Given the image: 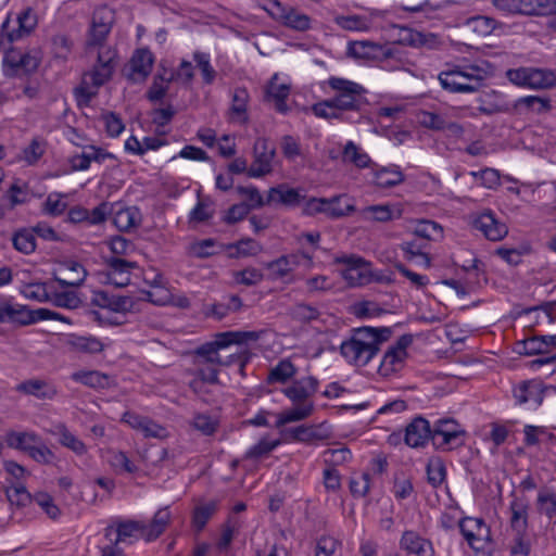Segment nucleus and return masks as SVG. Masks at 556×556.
<instances>
[{
    "mask_svg": "<svg viewBox=\"0 0 556 556\" xmlns=\"http://www.w3.org/2000/svg\"><path fill=\"white\" fill-rule=\"evenodd\" d=\"M328 85L336 91L331 100L343 117L345 112L359 111L366 103L365 88L354 81L340 77H330Z\"/></svg>",
    "mask_w": 556,
    "mask_h": 556,
    "instance_id": "nucleus-2",
    "label": "nucleus"
},
{
    "mask_svg": "<svg viewBox=\"0 0 556 556\" xmlns=\"http://www.w3.org/2000/svg\"><path fill=\"white\" fill-rule=\"evenodd\" d=\"M116 51L113 49H105L98 52L97 64L92 71L86 73L83 78V84L75 88V96L79 106H87L97 92L87 87L88 79H90L93 87L99 88L104 85L112 77L113 71L116 65Z\"/></svg>",
    "mask_w": 556,
    "mask_h": 556,
    "instance_id": "nucleus-1",
    "label": "nucleus"
},
{
    "mask_svg": "<svg viewBox=\"0 0 556 556\" xmlns=\"http://www.w3.org/2000/svg\"><path fill=\"white\" fill-rule=\"evenodd\" d=\"M275 7L280 11L279 18L289 28L298 31H305L311 28V17L293 8H281L279 2Z\"/></svg>",
    "mask_w": 556,
    "mask_h": 556,
    "instance_id": "nucleus-24",
    "label": "nucleus"
},
{
    "mask_svg": "<svg viewBox=\"0 0 556 556\" xmlns=\"http://www.w3.org/2000/svg\"><path fill=\"white\" fill-rule=\"evenodd\" d=\"M153 54L148 49H138L130 59L126 76L132 83H142L150 75L153 66Z\"/></svg>",
    "mask_w": 556,
    "mask_h": 556,
    "instance_id": "nucleus-14",
    "label": "nucleus"
},
{
    "mask_svg": "<svg viewBox=\"0 0 556 556\" xmlns=\"http://www.w3.org/2000/svg\"><path fill=\"white\" fill-rule=\"evenodd\" d=\"M220 332L215 334V339L211 342H206L195 350V355L203 357L205 362L211 364L220 363V357L218 355V351L227 348L224 339L220 338Z\"/></svg>",
    "mask_w": 556,
    "mask_h": 556,
    "instance_id": "nucleus-32",
    "label": "nucleus"
},
{
    "mask_svg": "<svg viewBox=\"0 0 556 556\" xmlns=\"http://www.w3.org/2000/svg\"><path fill=\"white\" fill-rule=\"evenodd\" d=\"M431 432V440L439 447H445L465 434V431L454 419L438 420Z\"/></svg>",
    "mask_w": 556,
    "mask_h": 556,
    "instance_id": "nucleus-15",
    "label": "nucleus"
},
{
    "mask_svg": "<svg viewBox=\"0 0 556 556\" xmlns=\"http://www.w3.org/2000/svg\"><path fill=\"white\" fill-rule=\"evenodd\" d=\"M463 27L465 33L470 34L473 40H480L494 31L497 22L489 16L477 15L467 18Z\"/></svg>",
    "mask_w": 556,
    "mask_h": 556,
    "instance_id": "nucleus-20",
    "label": "nucleus"
},
{
    "mask_svg": "<svg viewBox=\"0 0 556 556\" xmlns=\"http://www.w3.org/2000/svg\"><path fill=\"white\" fill-rule=\"evenodd\" d=\"M427 480L433 488L440 486L446 477V469L441 458H431L427 464Z\"/></svg>",
    "mask_w": 556,
    "mask_h": 556,
    "instance_id": "nucleus-47",
    "label": "nucleus"
},
{
    "mask_svg": "<svg viewBox=\"0 0 556 556\" xmlns=\"http://www.w3.org/2000/svg\"><path fill=\"white\" fill-rule=\"evenodd\" d=\"M249 93L245 88H236L232 93L230 114L237 116L241 123L248 122L247 106Z\"/></svg>",
    "mask_w": 556,
    "mask_h": 556,
    "instance_id": "nucleus-42",
    "label": "nucleus"
},
{
    "mask_svg": "<svg viewBox=\"0 0 556 556\" xmlns=\"http://www.w3.org/2000/svg\"><path fill=\"white\" fill-rule=\"evenodd\" d=\"M400 546L408 554L416 556H433L434 554L432 543L412 530H407L403 533L400 540Z\"/></svg>",
    "mask_w": 556,
    "mask_h": 556,
    "instance_id": "nucleus-19",
    "label": "nucleus"
},
{
    "mask_svg": "<svg viewBox=\"0 0 556 556\" xmlns=\"http://www.w3.org/2000/svg\"><path fill=\"white\" fill-rule=\"evenodd\" d=\"M71 378L92 389H109L113 386L111 377L98 370H79L73 372Z\"/></svg>",
    "mask_w": 556,
    "mask_h": 556,
    "instance_id": "nucleus-27",
    "label": "nucleus"
},
{
    "mask_svg": "<svg viewBox=\"0 0 556 556\" xmlns=\"http://www.w3.org/2000/svg\"><path fill=\"white\" fill-rule=\"evenodd\" d=\"M283 393L294 403H303L311 395L306 386L302 384L299 380L291 387L283 390Z\"/></svg>",
    "mask_w": 556,
    "mask_h": 556,
    "instance_id": "nucleus-64",
    "label": "nucleus"
},
{
    "mask_svg": "<svg viewBox=\"0 0 556 556\" xmlns=\"http://www.w3.org/2000/svg\"><path fill=\"white\" fill-rule=\"evenodd\" d=\"M340 542L332 536L323 535L316 543L315 556H332Z\"/></svg>",
    "mask_w": 556,
    "mask_h": 556,
    "instance_id": "nucleus-61",
    "label": "nucleus"
},
{
    "mask_svg": "<svg viewBox=\"0 0 556 556\" xmlns=\"http://www.w3.org/2000/svg\"><path fill=\"white\" fill-rule=\"evenodd\" d=\"M264 330L260 331H225L220 332L222 339H224L226 346L231 344H248L249 342H256L261 339Z\"/></svg>",
    "mask_w": 556,
    "mask_h": 556,
    "instance_id": "nucleus-44",
    "label": "nucleus"
},
{
    "mask_svg": "<svg viewBox=\"0 0 556 556\" xmlns=\"http://www.w3.org/2000/svg\"><path fill=\"white\" fill-rule=\"evenodd\" d=\"M278 74H275L266 87V100L274 102L277 112L286 114L289 106L286 103L290 94V86L286 84H277Z\"/></svg>",
    "mask_w": 556,
    "mask_h": 556,
    "instance_id": "nucleus-22",
    "label": "nucleus"
},
{
    "mask_svg": "<svg viewBox=\"0 0 556 556\" xmlns=\"http://www.w3.org/2000/svg\"><path fill=\"white\" fill-rule=\"evenodd\" d=\"M391 336V329L388 327L372 328L362 327L356 330V336L352 339H363L366 344L378 346L379 344L387 341Z\"/></svg>",
    "mask_w": 556,
    "mask_h": 556,
    "instance_id": "nucleus-36",
    "label": "nucleus"
},
{
    "mask_svg": "<svg viewBox=\"0 0 556 556\" xmlns=\"http://www.w3.org/2000/svg\"><path fill=\"white\" fill-rule=\"evenodd\" d=\"M290 315L292 319L300 321V323H309L312 320H315L319 317L320 313L319 311L308 304L305 303H299L295 304L290 309Z\"/></svg>",
    "mask_w": 556,
    "mask_h": 556,
    "instance_id": "nucleus-54",
    "label": "nucleus"
},
{
    "mask_svg": "<svg viewBox=\"0 0 556 556\" xmlns=\"http://www.w3.org/2000/svg\"><path fill=\"white\" fill-rule=\"evenodd\" d=\"M194 61L200 68L205 84H212L215 79L216 72L210 64L208 55L201 52L194 53Z\"/></svg>",
    "mask_w": 556,
    "mask_h": 556,
    "instance_id": "nucleus-60",
    "label": "nucleus"
},
{
    "mask_svg": "<svg viewBox=\"0 0 556 556\" xmlns=\"http://www.w3.org/2000/svg\"><path fill=\"white\" fill-rule=\"evenodd\" d=\"M355 211V206L344 195L327 199L326 215L331 218H340Z\"/></svg>",
    "mask_w": 556,
    "mask_h": 556,
    "instance_id": "nucleus-39",
    "label": "nucleus"
},
{
    "mask_svg": "<svg viewBox=\"0 0 556 556\" xmlns=\"http://www.w3.org/2000/svg\"><path fill=\"white\" fill-rule=\"evenodd\" d=\"M412 334H403L400 337L396 343L384 353V356L379 366V374L382 376H389L399 371L402 368L403 362L407 355L406 349L412 344Z\"/></svg>",
    "mask_w": 556,
    "mask_h": 556,
    "instance_id": "nucleus-10",
    "label": "nucleus"
},
{
    "mask_svg": "<svg viewBox=\"0 0 556 556\" xmlns=\"http://www.w3.org/2000/svg\"><path fill=\"white\" fill-rule=\"evenodd\" d=\"M4 491L5 496L8 501L11 503V505L24 507L31 502V496L23 484H11L9 486H5Z\"/></svg>",
    "mask_w": 556,
    "mask_h": 556,
    "instance_id": "nucleus-52",
    "label": "nucleus"
},
{
    "mask_svg": "<svg viewBox=\"0 0 556 556\" xmlns=\"http://www.w3.org/2000/svg\"><path fill=\"white\" fill-rule=\"evenodd\" d=\"M135 532H140L143 538V521L126 520L117 522L116 538L112 544L116 546L118 543L125 541L126 538L131 536Z\"/></svg>",
    "mask_w": 556,
    "mask_h": 556,
    "instance_id": "nucleus-48",
    "label": "nucleus"
},
{
    "mask_svg": "<svg viewBox=\"0 0 556 556\" xmlns=\"http://www.w3.org/2000/svg\"><path fill=\"white\" fill-rule=\"evenodd\" d=\"M460 533L476 552L484 551L492 543L491 529L481 518L465 517L458 522Z\"/></svg>",
    "mask_w": 556,
    "mask_h": 556,
    "instance_id": "nucleus-7",
    "label": "nucleus"
},
{
    "mask_svg": "<svg viewBox=\"0 0 556 556\" xmlns=\"http://www.w3.org/2000/svg\"><path fill=\"white\" fill-rule=\"evenodd\" d=\"M172 520V514L168 507L160 508L153 516L150 523L143 522V539L147 542L155 541L160 538Z\"/></svg>",
    "mask_w": 556,
    "mask_h": 556,
    "instance_id": "nucleus-21",
    "label": "nucleus"
},
{
    "mask_svg": "<svg viewBox=\"0 0 556 556\" xmlns=\"http://www.w3.org/2000/svg\"><path fill=\"white\" fill-rule=\"evenodd\" d=\"M58 429L60 433V443L63 446L72 450L77 455H84L87 452L85 443L70 432L64 425L58 426Z\"/></svg>",
    "mask_w": 556,
    "mask_h": 556,
    "instance_id": "nucleus-51",
    "label": "nucleus"
},
{
    "mask_svg": "<svg viewBox=\"0 0 556 556\" xmlns=\"http://www.w3.org/2000/svg\"><path fill=\"white\" fill-rule=\"evenodd\" d=\"M8 321L20 326H27L39 321V318H37V309H29L21 304H9Z\"/></svg>",
    "mask_w": 556,
    "mask_h": 556,
    "instance_id": "nucleus-35",
    "label": "nucleus"
},
{
    "mask_svg": "<svg viewBox=\"0 0 556 556\" xmlns=\"http://www.w3.org/2000/svg\"><path fill=\"white\" fill-rule=\"evenodd\" d=\"M16 390L21 393L34 395L40 400H52L56 395V389L40 379H29L17 384Z\"/></svg>",
    "mask_w": 556,
    "mask_h": 556,
    "instance_id": "nucleus-26",
    "label": "nucleus"
},
{
    "mask_svg": "<svg viewBox=\"0 0 556 556\" xmlns=\"http://www.w3.org/2000/svg\"><path fill=\"white\" fill-rule=\"evenodd\" d=\"M431 427L427 419L416 417L405 428L404 441L410 447H421L431 439Z\"/></svg>",
    "mask_w": 556,
    "mask_h": 556,
    "instance_id": "nucleus-17",
    "label": "nucleus"
},
{
    "mask_svg": "<svg viewBox=\"0 0 556 556\" xmlns=\"http://www.w3.org/2000/svg\"><path fill=\"white\" fill-rule=\"evenodd\" d=\"M516 351L525 355L547 354L546 344L542 336H533L518 342Z\"/></svg>",
    "mask_w": 556,
    "mask_h": 556,
    "instance_id": "nucleus-45",
    "label": "nucleus"
},
{
    "mask_svg": "<svg viewBox=\"0 0 556 556\" xmlns=\"http://www.w3.org/2000/svg\"><path fill=\"white\" fill-rule=\"evenodd\" d=\"M348 55L354 59L387 61L394 58V50L372 41H354L348 47Z\"/></svg>",
    "mask_w": 556,
    "mask_h": 556,
    "instance_id": "nucleus-12",
    "label": "nucleus"
},
{
    "mask_svg": "<svg viewBox=\"0 0 556 556\" xmlns=\"http://www.w3.org/2000/svg\"><path fill=\"white\" fill-rule=\"evenodd\" d=\"M39 438L33 432L12 431L7 435V443L10 447L29 453L35 444L39 443Z\"/></svg>",
    "mask_w": 556,
    "mask_h": 556,
    "instance_id": "nucleus-37",
    "label": "nucleus"
},
{
    "mask_svg": "<svg viewBox=\"0 0 556 556\" xmlns=\"http://www.w3.org/2000/svg\"><path fill=\"white\" fill-rule=\"evenodd\" d=\"M11 18L8 16L1 26V35L7 37L10 42L22 38L37 25V15L31 8H26L16 17L17 28L10 27Z\"/></svg>",
    "mask_w": 556,
    "mask_h": 556,
    "instance_id": "nucleus-13",
    "label": "nucleus"
},
{
    "mask_svg": "<svg viewBox=\"0 0 556 556\" xmlns=\"http://www.w3.org/2000/svg\"><path fill=\"white\" fill-rule=\"evenodd\" d=\"M515 109L518 110L520 113L523 112V110L532 111L538 114L547 112L551 109L549 100L546 98H541L536 96H528L519 98L515 103Z\"/></svg>",
    "mask_w": 556,
    "mask_h": 556,
    "instance_id": "nucleus-41",
    "label": "nucleus"
},
{
    "mask_svg": "<svg viewBox=\"0 0 556 556\" xmlns=\"http://www.w3.org/2000/svg\"><path fill=\"white\" fill-rule=\"evenodd\" d=\"M276 155V148L269 144L268 139H256L253 147L254 161L248 170L250 177L258 178L271 172V162Z\"/></svg>",
    "mask_w": 556,
    "mask_h": 556,
    "instance_id": "nucleus-9",
    "label": "nucleus"
},
{
    "mask_svg": "<svg viewBox=\"0 0 556 556\" xmlns=\"http://www.w3.org/2000/svg\"><path fill=\"white\" fill-rule=\"evenodd\" d=\"M419 122L424 127L433 130L460 129L457 124L446 123L442 116L432 112H421Z\"/></svg>",
    "mask_w": 556,
    "mask_h": 556,
    "instance_id": "nucleus-49",
    "label": "nucleus"
},
{
    "mask_svg": "<svg viewBox=\"0 0 556 556\" xmlns=\"http://www.w3.org/2000/svg\"><path fill=\"white\" fill-rule=\"evenodd\" d=\"M510 527L515 533L518 534H527L528 528V506L515 500L510 503Z\"/></svg>",
    "mask_w": 556,
    "mask_h": 556,
    "instance_id": "nucleus-31",
    "label": "nucleus"
},
{
    "mask_svg": "<svg viewBox=\"0 0 556 556\" xmlns=\"http://www.w3.org/2000/svg\"><path fill=\"white\" fill-rule=\"evenodd\" d=\"M343 157L359 168L367 167L370 162V157L366 153L361 152L356 144H354L352 141H349L345 144L343 150Z\"/></svg>",
    "mask_w": 556,
    "mask_h": 556,
    "instance_id": "nucleus-57",
    "label": "nucleus"
},
{
    "mask_svg": "<svg viewBox=\"0 0 556 556\" xmlns=\"http://www.w3.org/2000/svg\"><path fill=\"white\" fill-rule=\"evenodd\" d=\"M219 501L200 502L192 510L191 525L195 533L203 531L208 520L217 513Z\"/></svg>",
    "mask_w": 556,
    "mask_h": 556,
    "instance_id": "nucleus-23",
    "label": "nucleus"
},
{
    "mask_svg": "<svg viewBox=\"0 0 556 556\" xmlns=\"http://www.w3.org/2000/svg\"><path fill=\"white\" fill-rule=\"evenodd\" d=\"M113 224L121 231H129L140 225L142 216L136 206L121 207L112 211Z\"/></svg>",
    "mask_w": 556,
    "mask_h": 556,
    "instance_id": "nucleus-25",
    "label": "nucleus"
},
{
    "mask_svg": "<svg viewBox=\"0 0 556 556\" xmlns=\"http://www.w3.org/2000/svg\"><path fill=\"white\" fill-rule=\"evenodd\" d=\"M334 263L346 267L341 271L342 277L350 287H361L372 282L374 271L370 263L356 255H342L334 258Z\"/></svg>",
    "mask_w": 556,
    "mask_h": 556,
    "instance_id": "nucleus-6",
    "label": "nucleus"
},
{
    "mask_svg": "<svg viewBox=\"0 0 556 556\" xmlns=\"http://www.w3.org/2000/svg\"><path fill=\"white\" fill-rule=\"evenodd\" d=\"M349 486L353 496H365L369 491V475L363 473L357 477H352Z\"/></svg>",
    "mask_w": 556,
    "mask_h": 556,
    "instance_id": "nucleus-62",
    "label": "nucleus"
},
{
    "mask_svg": "<svg viewBox=\"0 0 556 556\" xmlns=\"http://www.w3.org/2000/svg\"><path fill=\"white\" fill-rule=\"evenodd\" d=\"M404 180L403 173L397 166L392 168H382L376 173V184L381 188H391L400 185Z\"/></svg>",
    "mask_w": 556,
    "mask_h": 556,
    "instance_id": "nucleus-46",
    "label": "nucleus"
},
{
    "mask_svg": "<svg viewBox=\"0 0 556 556\" xmlns=\"http://www.w3.org/2000/svg\"><path fill=\"white\" fill-rule=\"evenodd\" d=\"M312 112L317 117L325 118V119H332V118L340 119V121L344 119L343 116L341 115V113L339 112V110L337 109V106H334V103L331 99L315 103L312 106Z\"/></svg>",
    "mask_w": 556,
    "mask_h": 556,
    "instance_id": "nucleus-53",
    "label": "nucleus"
},
{
    "mask_svg": "<svg viewBox=\"0 0 556 556\" xmlns=\"http://www.w3.org/2000/svg\"><path fill=\"white\" fill-rule=\"evenodd\" d=\"M68 346L80 353L94 354L103 351V343L94 337L71 336Z\"/></svg>",
    "mask_w": 556,
    "mask_h": 556,
    "instance_id": "nucleus-33",
    "label": "nucleus"
},
{
    "mask_svg": "<svg viewBox=\"0 0 556 556\" xmlns=\"http://www.w3.org/2000/svg\"><path fill=\"white\" fill-rule=\"evenodd\" d=\"M303 199L304 195L298 189L290 188L287 184H280L268 190L266 204L279 203L287 207H295Z\"/></svg>",
    "mask_w": 556,
    "mask_h": 556,
    "instance_id": "nucleus-18",
    "label": "nucleus"
},
{
    "mask_svg": "<svg viewBox=\"0 0 556 556\" xmlns=\"http://www.w3.org/2000/svg\"><path fill=\"white\" fill-rule=\"evenodd\" d=\"M473 227L480 230L484 237L491 241L502 240L508 233L507 226L497 220L491 212L480 214L473 220Z\"/></svg>",
    "mask_w": 556,
    "mask_h": 556,
    "instance_id": "nucleus-16",
    "label": "nucleus"
},
{
    "mask_svg": "<svg viewBox=\"0 0 556 556\" xmlns=\"http://www.w3.org/2000/svg\"><path fill=\"white\" fill-rule=\"evenodd\" d=\"M173 79V74L168 78L163 74H156L153 78L152 85L147 91V99L153 103L161 101L166 96L168 86Z\"/></svg>",
    "mask_w": 556,
    "mask_h": 556,
    "instance_id": "nucleus-43",
    "label": "nucleus"
},
{
    "mask_svg": "<svg viewBox=\"0 0 556 556\" xmlns=\"http://www.w3.org/2000/svg\"><path fill=\"white\" fill-rule=\"evenodd\" d=\"M283 435L286 439L304 443L321 441L327 438V434L320 432V427L304 425L286 429Z\"/></svg>",
    "mask_w": 556,
    "mask_h": 556,
    "instance_id": "nucleus-29",
    "label": "nucleus"
},
{
    "mask_svg": "<svg viewBox=\"0 0 556 556\" xmlns=\"http://www.w3.org/2000/svg\"><path fill=\"white\" fill-rule=\"evenodd\" d=\"M493 5L509 14H556V0H493Z\"/></svg>",
    "mask_w": 556,
    "mask_h": 556,
    "instance_id": "nucleus-5",
    "label": "nucleus"
},
{
    "mask_svg": "<svg viewBox=\"0 0 556 556\" xmlns=\"http://www.w3.org/2000/svg\"><path fill=\"white\" fill-rule=\"evenodd\" d=\"M192 426L204 435H212L217 429V422L204 414L197 415Z\"/></svg>",
    "mask_w": 556,
    "mask_h": 556,
    "instance_id": "nucleus-63",
    "label": "nucleus"
},
{
    "mask_svg": "<svg viewBox=\"0 0 556 556\" xmlns=\"http://www.w3.org/2000/svg\"><path fill=\"white\" fill-rule=\"evenodd\" d=\"M401 249L405 252L407 260H413L416 256H420L427 267L430 266L431 260L427 253L422 252L425 244L418 243L416 240L403 242Z\"/></svg>",
    "mask_w": 556,
    "mask_h": 556,
    "instance_id": "nucleus-58",
    "label": "nucleus"
},
{
    "mask_svg": "<svg viewBox=\"0 0 556 556\" xmlns=\"http://www.w3.org/2000/svg\"><path fill=\"white\" fill-rule=\"evenodd\" d=\"M414 233L422 239L435 240L442 236V227L432 220L422 219L418 222Z\"/></svg>",
    "mask_w": 556,
    "mask_h": 556,
    "instance_id": "nucleus-55",
    "label": "nucleus"
},
{
    "mask_svg": "<svg viewBox=\"0 0 556 556\" xmlns=\"http://www.w3.org/2000/svg\"><path fill=\"white\" fill-rule=\"evenodd\" d=\"M296 374V368L289 359L280 361L267 376V383H286Z\"/></svg>",
    "mask_w": 556,
    "mask_h": 556,
    "instance_id": "nucleus-40",
    "label": "nucleus"
},
{
    "mask_svg": "<svg viewBox=\"0 0 556 556\" xmlns=\"http://www.w3.org/2000/svg\"><path fill=\"white\" fill-rule=\"evenodd\" d=\"M233 279L237 283L244 285L248 287L260 283L264 275L260 269L248 267L242 270L233 271Z\"/></svg>",
    "mask_w": 556,
    "mask_h": 556,
    "instance_id": "nucleus-56",
    "label": "nucleus"
},
{
    "mask_svg": "<svg viewBox=\"0 0 556 556\" xmlns=\"http://www.w3.org/2000/svg\"><path fill=\"white\" fill-rule=\"evenodd\" d=\"M113 23L114 11L109 7L102 5L93 11L91 26L86 40L87 51L96 48H99V51L110 49L109 47H104V43L111 33Z\"/></svg>",
    "mask_w": 556,
    "mask_h": 556,
    "instance_id": "nucleus-3",
    "label": "nucleus"
},
{
    "mask_svg": "<svg viewBox=\"0 0 556 556\" xmlns=\"http://www.w3.org/2000/svg\"><path fill=\"white\" fill-rule=\"evenodd\" d=\"M62 266L66 278L62 279L55 277V281L61 288L78 287L85 281L87 271L80 263L76 261H65Z\"/></svg>",
    "mask_w": 556,
    "mask_h": 556,
    "instance_id": "nucleus-28",
    "label": "nucleus"
},
{
    "mask_svg": "<svg viewBox=\"0 0 556 556\" xmlns=\"http://www.w3.org/2000/svg\"><path fill=\"white\" fill-rule=\"evenodd\" d=\"M439 81L450 92L472 93L479 90V78L464 75L458 66L440 73Z\"/></svg>",
    "mask_w": 556,
    "mask_h": 556,
    "instance_id": "nucleus-8",
    "label": "nucleus"
},
{
    "mask_svg": "<svg viewBox=\"0 0 556 556\" xmlns=\"http://www.w3.org/2000/svg\"><path fill=\"white\" fill-rule=\"evenodd\" d=\"M506 77L516 86L529 87L532 89H547L556 86V75L552 71L519 67L506 72Z\"/></svg>",
    "mask_w": 556,
    "mask_h": 556,
    "instance_id": "nucleus-4",
    "label": "nucleus"
},
{
    "mask_svg": "<svg viewBox=\"0 0 556 556\" xmlns=\"http://www.w3.org/2000/svg\"><path fill=\"white\" fill-rule=\"evenodd\" d=\"M313 410L314 405L312 402H303L299 404L296 407H293L287 412L281 413L276 422V427L279 428L289 422L303 420L309 417Z\"/></svg>",
    "mask_w": 556,
    "mask_h": 556,
    "instance_id": "nucleus-34",
    "label": "nucleus"
},
{
    "mask_svg": "<svg viewBox=\"0 0 556 556\" xmlns=\"http://www.w3.org/2000/svg\"><path fill=\"white\" fill-rule=\"evenodd\" d=\"M295 265H298V256L292 254L283 255L275 261L269 262L267 267L277 278H282L287 276Z\"/></svg>",
    "mask_w": 556,
    "mask_h": 556,
    "instance_id": "nucleus-50",
    "label": "nucleus"
},
{
    "mask_svg": "<svg viewBox=\"0 0 556 556\" xmlns=\"http://www.w3.org/2000/svg\"><path fill=\"white\" fill-rule=\"evenodd\" d=\"M379 348L366 344L363 339H350L342 342L340 352L351 364L365 366L378 353Z\"/></svg>",
    "mask_w": 556,
    "mask_h": 556,
    "instance_id": "nucleus-11",
    "label": "nucleus"
},
{
    "mask_svg": "<svg viewBox=\"0 0 556 556\" xmlns=\"http://www.w3.org/2000/svg\"><path fill=\"white\" fill-rule=\"evenodd\" d=\"M535 506L540 515L545 516L549 521L554 520L556 522V492L547 488L541 489Z\"/></svg>",
    "mask_w": 556,
    "mask_h": 556,
    "instance_id": "nucleus-30",
    "label": "nucleus"
},
{
    "mask_svg": "<svg viewBox=\"0 0 556 556\" xmlns=\"http://www.w3.org/2000/svg\"><path fill=\"white\" fill-rule=\"evenodd\" d=\"M109 462L111 466L116 470H124L129 473H134L138 470L137 466H135L127 457V455L121 451L111 452Z\"/></svg>",
    "mask_w": 556,
    "mask_h": 556,
    "instance_id": "nucleus-59",
    "label": "nucleus"
},
{
    "mask_svg": "<svg viewBox=\"0 0 556 556\" xmlns=\"http://www.w3.org/2000/svg\"><path fill=\"white\" fill-rule=\"evenodd\" d=\"M12 244L15 250L24 254H30L36 250V237L30 228H22L14 232Z\"/></svg>",
    "mask_w": 556,
    "mask_h": 556,
    "instance_id": "nucleus-38",
    "label": "nucleus"
}]
</instances>
